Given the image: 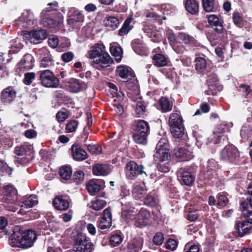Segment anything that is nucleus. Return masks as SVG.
<instances>
[{
  "label": "nucleus",
  "mask_w": 252,
  "mask_h": 252,
  "mask_svg": "<svg viewBox=\"0 0 252 252\" xmlns=\"http://www.w3.org/2000/svg\"><path fill=\"white\" fill-rule=\"evenodd\" d=\"M37 239L36 231L31 229L24 230L15 226L9 238V244L13 248L27 249L32 247Z\"/></svg>",
  "instance_id": "1"
},
{
  "label": "nucleus",
  "mask_w": 252,
  "mask_h": 252,
  "mask_svg": "<svg viewBox=\"0 0 252 252\" xmlns=\"http://www.w3.org/2000/svg\"><path fill=\"white\" fill-rule=\"evenodd\" d=\"M89 57L92 60L91 65L100 71L103 70L114 63L113 59L106 52L105 47L102 43L94 44L90 51Z\"/></svg>",
  "instance_id": "2"
},
{
  "label": "nucleus",
  "mask_w": 252,
  "mask_h": 252,
  "mask_svg": "<svg viewBox=\"0 0 252 252\" xmlns=\"http://www.w3.org/2000/svg\"><path fill=\"white\" fill-rule=\"evenodd\" d=\"M207 20L211 27H215L214 30L217 33L209 37L211 45H216L218 42L217 41L218 38L221 40L224 41L227 38V32L223 28L222 22L220 21L219 17L216 15L211 14L207 16Z\"/></svg>",
  "instance_id": "3"
},
{
  "label": "nucleus",
  "mask_w": 252,
  "mask_h": 252,
  "mask_svg": "<svg viewBox=\"0 0 252 252\" xmlns=\"http://www.w3.org/2000/svg\"><path fill=\"white\" fill-rule=\"evenodd\" d=\"M72 238L74 243V249L76 252H92L94 250V244L85 233L76 231Z\"/></svg>",
  "instance_id": "4"
},
{
  "label": "nucleus",
  "mask_w": 252,
  "mask_h": 252,
  "mask_svg": "<svg viewBox=\"0 0 252 252\" xmlns=\"http://www.w3.org/2000/svg\"><path fill=\"white\" fill-rule=\"evenodd\" d=\"M220 158L222 161L230 164H239L241 162L240 152L232 144H228L220 150Z\"/></svg>",
  "instance_id": "5"
},
{
  "label": "nucleus",
  "mask_w": 252,
  "mask_h": 252,
  "mask_svg": "<svg viewBox=\"0 0 252 252\" xmlns=\"http://www.w3.org/2000/svg\"><path fill=\"white\" fill-rule=\"evenodd\" d=\"M197 166H188L181 167L178 170V179L183 185L191 186L195 181Z\"/></svg>",
  "instance_id": "6"
},
{
  "label": "nucleus",
  "mask_w": 252,
  "mask_h": 252,
  "mask_svg": "<svg viewBox=\"0 0 252 252\" xmlns=\"http://www.w3.org/2000/svg\"><path fill=\"white\" fill-rule=\"evenodd\" d=\"M45 13L42 12L41 16V23L45 27L50 29L59 27L63 22V15L61 13H58V19H57L53 14V11H56V9L52 10L46 8Z\"/></svg>",
  "instance_id": "7"
},
{
  "label": "nucleus",
  "mask_w": 252,
  "mask_h": 252,
  "mask_svg": "<svg viewBox=\"0 0 252 252\" xmlns=\"http://www.w3.org/2000/svg\"><path fill=\"white\" fill-rule=\"evenodd\" d=\"M39 80L42 86L47 88H57L60 83L59 80L51 70L47 69L38 72Z\"/></svg>",
  "instance_id": "8"
},
{
  "label": "nucleus",
  "mask_w": 252,
  "mask_h": 252,
  "mask_svg": "<svg viewBox=\"0 0 252 252\" xmlns=\"http://www.w3.org/2000/svg\"><path fill=\"white\" fill-rule=\"evenodd\" d=\"M144 168L143 165L138 164L133 160H130L126 163L125 171L127 178L129 180H133L139 175L144 174L147 176Z\"/></svg>",
  "instance_id": "9"
},
{
  "label": "nucleus",
  "mask_w": 252,
  "mask_h": 252,
  "mask_svg": "<svg viewBox=\"0 0 252 252\" xmlns=\"http://www.w3.org/2000/svg\"><path fill=\"white\" fill-rule=\"evenodd\" d=\"M17 190L11 184L3 186L2 187L1 201L8 204L14 203L17 197Z\"/></svg>",
  "instance_id": "10"
},
{
  "label": "nucleus",
  "mask_w": 252,
  "mask_h": 252,
  "mask_svg": "<svg viewBox=\"0 0 252 252\" xmlns=\"http://www.w3.org/2000/svg\"><path fill=\"white\" fill-rule=\"evenodd\" d=\"M64 85L65 89L72 93H78L87 87L84 82L74 78L69 79L64 83Z\"/></svg>",
  "instance_id": "11"
},
{
  "label": "nucleus",
  "mask_w": 252,
  "mask_h": 252,
  "mask_svg": "<svg viewBox=\"0 0 252 252\" xmlns=\"http://www.w3.org/2000/svg\"><path fill=\"white\" fill-rule=\"evenodd\" d=\"M252 233V226H247L242 220H236L233 235L236 238H242Z\"/></svg>",
  "instance_id": "12"
},
{
  "label": "nucleus",
  "mask_w": 252,
  "mask_h": 252,
  "mask_svg": "<svg viewBox=\"0 0 252 252\" xmlns=\"http://www.w3.org/2000/svg\"><path fill=\"white\" fill-rule=\"evenodd\" d=\"M116 73L117 76L120 77L124 82H129L135 77V75L133 70L129 67L120 65L117 67Z\"/></svg>",
  "instance_id": "13"
},
{
  "label": "nucleus",
  "mask_w": 252,
  "mask_h": 252,
  "mask_svg": "<svg viewBox=\"0 0 252 252\" xmlns=\"http://www.w3.org/2000/svg\"><path fill=\"white\" fill-rule=\"evenodd\" d=\"M67 22L71 26H75L77 23H82L84 21V15L82 11L75 7H70L67 12Z\"/></svg>",
  "instance_id": "14"
},
{
  "label": "nucleus",
  "mask_w": 252,
  "mask_h": 252,
  "mask_svg": "<svg viewBox=\"0 0 252 252\" xmlns=\"http://www.w3.org/2000/svg\"><path fill=\"white\" fill-rule=\"evenodd\" d=\"M206 84L208 89L205 91L206 95H215L217 92H220L222 89V87L220 85L218 77L213 75L209 77L206 80Z\"/></svg>",
  "instance_id": "15"
},
{
  "label": "nucleus",
  "mask_w": 252,
  "mask_h": 252,
  "mask_svg": "<svg viewBox=\"0 0 252 252\" xmlns=\"http://www.w3.org/2000/svg\"><path fill=\"white\" fill-rule=\"evenodd\" d=\"M151 218L150 212L142 208L136 215L134 224L138 227L145 226L149 223Z\"/></svg>",
  "instance_id": "16"
},
{
  "label": "nucleus",
  "mask_w": 252,
  "mask_h": 252,
  "mask_svg": "<svg viewBox=\"0 0 252 252\" xmlns=\"http://www.w3.org/2000/svg\"><path fill=\"white\" fill-rule=\"evenodd\" d=\"M41 67H47L54 64V60L48 50L43 48L38 50Z\"/></svg>",
  "instance_id": "17"
},
{
  "label": "nucleus",
  "mask_w": 252,
  "mask_h": 252,
  "mask_svg": "<svg viewBox=\"0 0 252 252\" xmlns=\"http://www.w3.org/2000/svg\"><path fill=\"white\" fill-rule=\"evenodd\" d=\"M34 59L30 54H25L17 65V69L20 71L31 69L34 66Z\"/></svg>",
  "instance_id": "18"
},
{
  "label": "nucleus",
  "mask_w": 252,
  "mask_h": 252,
  "mask_svg": "<svg viewBox=\"0 0 252 252\" xmlns=\"http://www.w3.org/2000/svg\"><path fill=\"white\" fill-rule=\"evenodd\" d=\"M105 186V182L102 179H92L86 184L88 191L91 195H94Z\"/></svg>",
  "instance_id": "19"
},
{
  "label": "nucleus",
  "mask_w": 252,
  "mask_h": 252,
  "mask_svg": "<svg viewBox=\"0 0 252 252\" xmlns=\"http://www.w3.org/2000/svg\"><path fill=\"white\" fill-rule=\"evenodd\" d=\"M53 205L57 210L60 211L67 210L70 205L68 197L63 195L56 196L53 201Z\"/></svg>",
  "instance_id": "20"
},
{
  "label": "nucleus",
  "mask_w": 252,
  "mask_h": 252,
  "mask_svg": "<svg viewBox=\"0 0 252 252\" xmlns=\"http://www.w3.org/2000/svg\"><path fill=\"white\" fill-rule=\"evenodd\" d=\"M73 159L77 161H82L88 158L87 152L78 144H74L71 148Z\"/></svg>",
  "instance_id": "21"
},
{
  "label": "nucleus",
  "mask_w": 252,
  "mask_h": 252,
  "mask_svg": "<svg viewBox=\"0 0 252 252\" xmlns=\"http://www.w3.org/2000/svg\"><path fill=\"white\" fill-rule=\"evenodd\" d=\"M17 91L12 86H8L1 92L0 99L3 103L9 104L16 97Z\"/></svg>",
  "instance_id": "22"
},
{
  "label": "nucleus",
  "mask_w": 252,
  "mask_h": 252,
  "mask_svg": "<svg viewBox=\"0 0 252 252\" xmlns=\"http://www.w3.org/2000/svg\"><path fill=\"white\" fill-rule=\"evenodd\" d=\"M178 37L183 43L190 48L194 49L200 47L201 46V43L194 37L185 32H179Z\"/></svg>",
  "instance_id": "23"
},
{
  "label": "nucleus",
  "mask_w": 252,
  "mask_h": 252,
  "mask_svg": "<svg viewBox=\"0 0 252 252\" xmlns=\"http://www.w3.org/2000/svg\"><path fill=\"white\" fill-rule=\"evenodd\" d=\"M112 224V214L110 209L106 208L103 211V215L101 217L98 227L101 229L109 228Z\"/></svg>",
  "instance_id": "24"
},
{
  "label": "nucleus",
  "mask_w": 252,
  "mask_h": 252,
  "mask_svg": "<svg viewBox=\"0 0 252 252\" xmlns=\"http://www.w3.org/2000/svg\"><path fill=\"white\" fill-rule=\"evenodd\" d=\"M93 174L95 176H106L110 173V167L107 164L95 163L92 165Z\"/></svg>",
  "instance_id": "25"
},
{
  "label": "nucleus",
  "mask_w": 252,
  "mask_h": 252,
  "mask_svg": "<svg viewBox=\"0 0 252 252\" xmlns=\"http://www.w3.org/2000/svg\"><path fill=\"white\" fill-rule=\"evenodd\" d=\"M173 156L180 161H188L192 158L191 153L186 148L178 147L174 150Z\"/></svg>",
  "instance_id": "26"
},
{
  "label": "nucleus",
  "mask_w": 252,
  "mask_h": 252,
  "mask_svg": "<svg viewBox=\"0 0 252 252\" xmlns=\"http://www.w3.org/2000/svg\"><path fill=\"white\" fill-rule=\"evenodd\" d=\"M144 241L140 237L133 239L126 246V252H139L142 249Z\"/></svg>",
  "instance_id": "27"
},
{
  "label": "nucleus",
  "mask_w": 252,
  "mask_h": 252,
  "mask_svg": "<svg viewBox=\"0 0 252 252\" xmlns=\"http://www.w3.org/2000/svg\"><path fill=\"white\" fill-rule=\"evenodd\" d=\"M153 64L158 67H162L168 65L169 58L161 53H156L152 57Z\"/></svg>",
  "instance_id": "28"
},
{
  "label": "nucleus",
  "mask_w": 252,
  "mask_h": 252,
  "mask_svg": "<svg viewBox=\"0 0 252 252\" xmlns=\"http://www.w3.org/2000/svg\"><path fill=\"white\" fill-rule=\"evenodd\" d=\"M133 131L149 135L150 127L148 122L143 120H138L135 121L133 125Z\"/></svg>",
  "instance_id": "29"
},
{
  "label": "nucleus",
  "mask_w": 252,
  "mask_h": 252,
  "mask_svg": "<svg viewBox=\"0 0 252 252\" xmlns=\"http://www.w3.org/2000/svg\"><path fill=\"white\" fill-rule=\"evenodd\" d=\"M186 10L191 15H197L199 10V3L197 0H185Z\"/></svg>",
  "instance_id": "30"
},
{
  "label": "nucleus",
  "mask_w": 252,
  "mask_h": 252,
  "mask_svg": "<svg viewBox=\"0 0 252 252\" xmlns=\"http://www.w3.org/2000/svg\"><path fill=\"white\" fill-rule=\"evenodd\" d=\"M156 149V152L154 155L155 159L158 160L159 162L169 161L171 156L169 148H164V149Z\"/></svg>",
  "instance_id": "31"
},
{
  "label": "nucleus",
  "mask_w": 252,
  "mask_h": 252,
  "mask_svg": "<svg viewBox=\"0 0 252 252\" xmlns=\"http://www.w3.org/2000/svg\"><path fill=\"white\" fill-rule=\"evenodd\" d=\"M202 3L206 12H216L218 10L219 4L217 0H202Z\"/></svg>",
  "instance_id": "32"
},
{
  "label": "nucleus",
  "mask_w": 252,
  "mask_h": 252,
  "mask_svg": "<svg viewBox=\"0 0 252 252\" xmlns=\"http://www.w3.org/2000/svg\"><path fill=\"white\" fill-rule=\"evenodd\" d=\"M143 202L147 206L155 207L158 203V195L154 191L150 192L144 198Z\"/></svg>",
  "instance_id": "33"
},
{
  "label": "nucleus",
  "mask_w": 252,
  "mask_h": 252,
  "mask_svg": "<svg viewBox=\"0 0 252 252\" xmlns=\"http://www.w3.org/2000/svg\"><path fill=\"white\" fill-rule=\"evenodd\" d=\"M227 196L228 193L225 191L220 192L217 194V207L218 208L223 209L227 206L229 202Z\"/></svg>",
  "instance_id": "34"
},
{
  "label": "nucleus",
  "mask_w": 252,
  "mask_h": 252,
  "mask_svg": "<svg viewBox=\"0 0 252 252\" xmlns=\"http://www.w3.org/2000/svg\"><path fill=\"white\" fill-rule=\"evenodd\" d=\"M32 153L31 145L23 144L15 147L14 153L19 156H30Z\"/></svg>",
  "instance_id": "35"
},
{
  "label": "nucleus",
  "mask_w": 252,
  "mask_h": 252,
  "mask_svg": "<svg viewBox=\"0 0 252 252\" xmlns=\"http://www.w3.org/2000/svg\"><path fill=\"white\" fill-rule=\"evenodd\" d=\"M104 26L109 30H114L119 24V19L115 16H108L103 21Z\"/></svg>",
  "instance_id": "36"
},
{
  "label": "nucleus",
  "mask_w": 252,
  "mask_h": 252,
  "mask_svg": "<svg viewBox=\"0 0 252 252\" xmlns=\"http://www.w3.org/2000/svg\"><path fill=\"white\" fill-rule=\"evenodd\" d=\"M133 18L132 16H128L124 21V23L119 30V35L120 36H124L127 34L128 32L133 28V26L130 25Z\"/></svg>",
  "instance_id": "37"
},
{
  "label": "nucleus",
  "mask_w": 252,
  "mask_h": 252,
  "mask_svg": "<svg viewBox=\"0 0 252 252\" xmlns=\"http://www.w3.org/2000/svg\"><path fill=\"white\" fill-rule=\"evenodd\" d=\"M30 35L31 36L32 39L35 43H37L40 41L45 39L47 36L46 32L44 30L32 31L30 32Z\"/></svg>",
  "instance_id": "38"
},
{
  "label": "nucleus",
  "mask_w": 252,
  "mask_h": 252,
  "mask_svg": "<svg viewBox=\"0 0 252 252\" xmlns=\"http://www.w3.org/2000/svg\"><path fill=\"white\" fill-rule=\"evenodd\" d=\"M160 110L162 113H166L172 110L173 104L171 103L168 97L161 96L158 101Z\"/></svg>",
  "instance_id": "39"
},
{
  "label": "nucleus",
  "mask_w": 252,
  "mask_h": 252,
  "mask_svg": "<svg viewBox=\"0 0 252 252\" xmlns=\"http://www.w3.org/2000/svg\"><path fill=\"white\" fill-rule=\"evenodd\" d=\"M72 173V168L70 165H63L59 169V174L61 178L63 180H68L70 179Z\"/></svg>",
  "instance_id": "40"
},
{
  "label": "nucleus",
  "mask_w": 252,
  "mask_h": 252,
  "mask_svg": "<svg viewBox=\"0 0 252 252\" xmlns=\"http://www.w3.org/2000/svg\"><path fill=\"white\" fill-rule=\"evenodd\" d=\"M91 203L92 205L90 208L95 211L102 209L106 205V201L99 196L95 197L94 200L91 201Z\"/></svg>",
  "instance_id": "41"
},
{
  "label": "nucleus",
  "mask_w": 252,
  "mask_h": 252,
  "mask_svg": "<svg viewBox=\"0 0 252 252\" xmlns=\"http://www.w3.org/2000/svg\"><path fill=\"white\" fill-rule=\"evenodd\" d=\"M168 124L170 128L183 124L181 116L177 113L171 114L169 118Z\"/></svg>",
  "instance_id": "42"
},
{
  "label": "nucleus",
  "mask_w": 252,
  "mask_h": 252,
  "mask_svg": "<svg viewBox=\"0 0 252 252\" xmlns=\"http://www.w3.org/2000/svg\"><path fill=\"white\" fill-rule=\"evenodd\" d=\"M148 135L133 131L132 139L135 143L140 145H145L147 144V137Z\"/></svg>",
  "instance_id": "43"
},
{
  "label": "nucleus",
  "mask_w": 252,
  "mask_h": 252,
  "mask_svg": "<svg viewBox=\"0 0 252 252\" xmlns=\"http://www.w3.org/2000/svg\"><path fill=\"white\" fill-rule=\"evenodd\" d=\"M147 190L143 186L139 184H135L134 185L132 189V195L136 199H139L142 198L146 193Z\"/></svg>",
  "instance_id": "44"
},
{
  "label": "nucleus",
  "mask_w": 252,
  "mask_h": 252,
  "mask_svg": "<svg viewBox=\"0 0 252 252\" xmlns=\"http://www.w3.org/2000/svg\"><path fill=\"white\" fill-rule=\"evenodd\" d=\"M195 69L200 73L204 72L207 66V62L206 60L203 57L196 58L194 61Z\"/></svg>",
  "instance_id": "45"
},
{
  "label": "nucleus",
  "mask_w": 252,
  "mask_h": 252,
  "mask_svg": "<svg viewBox=\"0 0 252 252\" xmlns=\"http://www.w3.org/2000/svg\"><path fill=\"white\" fill-rule=\"evenodd\" d=\"M124 237L121 232L112 234L110 237V243L113 247L120 245L123 240Z\"/></svg>",
  "instance_id": "46"
},
{
  "label": "nucleus",
  "mask_w": 252,
  "mask_h": 252,
  "mask_svg": "<svg viewBox=\"0 0 252 252\" xmlns=\"http://www.w3.org/2000/svg\"><path fill=\"white\" fill-rule=\"evenodd\" d=\"M111 55L115 57L117 63L120 62L123 57V49L120 46H112L110 48Z\"/></svg>",
  "instance_id": "47"
},
{
  "label": "nucleus",
  "mask_w": 252,
  "mask_h": 252,
  "mask_svg": "<svg viewBox=\"0 0 252 252\" xmlns=\"http://www.w3.org/2000/svg\"><path fill=\"white\" fill-rule=\"evenodd\" d=\"M79 124V122L77 120L74 119L68 120L65 127L66 132L68 133L75 132L78 127Z\"/></svg>",
  "instance_id": "48"
},
{
  "label": "nucleus",
  "mask_w": 252,
  "mask_h": 252,
  "mask_svg": "<svg viewBox=\"0 0 252 252\" xmlns=\"http://www.w3.org/2000/svg\"><path fill=\"white\" fill-rule=\"evenodd\" d=\"M171 132L175 138H181L185 134V127L183 124L170 128Z\"/></svg>",
  "instance_id": "49"
},
{
  "label": "nucleus",
  "mask_w": 252,
  "mask_h": 252,
  "mask_svg": "<svg viewBox=\"0 0 252 252\" xmlns=\"http://www.w3.org/2000/svg\"><path fill=\"white\" fill-rule=\"evenodd\" d=\"M85 174L82 170H78L73 173L71 180L73 183L77 185H80L82 183L84 179Z\"/></svg>",
  "instance_id": "50"
},
{
  "label": "nucleus",
  "mask_w": 252,
  "mask_h": 252,
  "mask_svg": "<svg viewBox=\"0 0 252 252\" xmlns=\"http://www.w3.org/2000/svg\"><path fill=\"white\" fill-rule=\"evenodd\" d=\"M215 239L211 236L208 237L204 243V250L203 252H211L214 250Z\"/></svg>",
  "instance_id": "51"
},
{
  "label": "nucleus",
  "mask_w": 252,
  "mask_h": 252,
  "mask_svg": "<svg viewBox=\"0 0 252 252\" xmlns=\"http://www.w3.org/2000/svg\"><path fill=\"white\" fill-rule=\"evenodd\" d=\"M37 203V198L35 196L31 195L25 200L22 205V207L25 208H31Z\"/></svg>",
  "instance_id": "52"
},
{
  "label": "nucleus",
  "mask_w": 252,
  "mask_h": 252,
  "mask_svg": "<svg viewBox=\"0 0 252 252\" xmlns=\"http://www.w3.org/2000/svg\"><path fill=\"white\" fill-rule=\"evenodd\" d=\"M132 48L133 51L137 54L142 55L144 53V48L143 44L138 40H134L132 42Z\"/></svg>",
  "instance_id": "53"
},
{
  "label": "nucleus",
  "mask_w": 252,
  "mask_h": 252,
  "mask_svg": "<svg viewBox=\"0 0 252 252\" xmlns=\"http://www.w3.org/2000/svg\"><path fill=\"white\" fill-rule=\"evenodd\" d=\"M13 168L11 167L3 160L0 159V171L10 176L13 171Z\"/></svg>",
  "instance_id": "54"
},
{
  "label": "nucleus",
  "mask_w": 252,
  "mask_h": 252,
  "mask_svg": "<svg viewBox=\"0 0 252 252\" xmlns=\"http://www.w3.org/2000/svg\"><path fill=\"white\" fill-rule=\"evenodd\" d=\"M87 148L88 151L92 155L100 154L102 152V148L99 145L85 144Z\"/></svg>",
  "instance_id": "55"
},
{
  "label": "nucleus",
  "mask_w": 252,
  "mask_h": 252,
  "mask_svg": "<svg viewBox=\"0 0 252 252\" xmlns=\"http://www.w3.org/2000/svg\"><path fill=\"white\" fill-rule=\"evenodd\" d=\"M164 235L161 232H157L153 238V243L157 246H160L164 240Z\"/></svg>",
  "instance_id": "56"
},
{
  "label": "nucleus",
  "mask_w": 252,
  "mask_h": 252,
  "mask_svg": "<svg viewBox=\"0 0 252 252\" xmlns=\"http://www.w3.org/2000/svg\"><path fill=\"white\" fill-rule=\"evenodd\" d=\"M200 248L198 245L187 243L184 249V252H199Z\"/></svg>",
  "instance_id": "57"
},
{
  "label": "nucleus",
  "mask_w": 252,
  "mask_h": 252,
  "mask_svg": "<svg viewBox=\"0 0 252 252\" xmlns=\"http://www.w3.org/2000/svg\"><path fill=\"white\" fill-rule=\"evenodd\" d=\"M178 244V241L174 239L169 238L166 241L165 246V248L172 251L176 250Z\"/></svg>",
  "instance_id": "58"
},
{
  "label": "nucleus",
  "mask_w": 252,
  "mask_h": 252,
  "mask_svg": "<svg viewBox=\"0 0 252 252\" xmlns=\"http://www.w3.org/2000/svg\"><path fill=\"white\" fill-rule=\"evenodd\" d=\"M146 110V106L144 104V102L138 101L136 104L135 112L136 113V117H140L141 115H143Z\"/></svg>",
  "instance_id": "59"
},
{
  "label": "nucleus",
  "mask_w": 252,
  "mask_h": 252,
  "mask_svg": "<svg viewBox=\"0 0 252 252\" xmlns=\"http://www.w3.org/2000/svg\"><path fill=\"white\" fill-rule=\"evenodd\" d=\"M233 21L234 24L238 27H241L243 22V18L238 12H234L233 14Z\"/></svg>",
  "instance_id": "60"
},
{
  "label": "nucleus",
  "mask_w": 252,
  "mask_h": 252,
  "mask_svg": "<svg viewBox=\"0 0 252 252\" xmlns=\"http://www.w3.org/2000/svg\"><path fill=\"white\" fill-rule=\"evenodd\" d=\"M249 205L252 208V201L250 200V198H247L246 200L241 202L240 206L242 208V215H244V212H252L248 210Z\"/></svg>",
  "instance_id": "61"
},
{
  "label": "nucleus",
  "mask_w": 252,
  "mask_h": 252,
  "mask_svg": "<svg viewBox=\"0 0 252 252\" xmlns=\"http://www.w3.org/2000/svg\"><path fill=\"white\" fill-rule=\"evenodd\" d=\"M35 74L34 72H28L25 74L23 80L24 83L26 85L32 84V80L35 79Z\"/></svg>",
  "instance_id": "62"
},
{
  "label": "nucleus",
  "mask_w": 252,
  "mask_h": 252,
  "mask_svg": "<svg viewBox=\"0 0 252 252\" xmlns=\"http://www.w3.org/2000/svg\"><path fill=\"white\" fill-rule=\"evenodd\" d=\"M7 224V219L3 216L0 217V229L3 230L2 232L5 235H7L9 233L8 230L5 229Z\"/></svg>",
  "instance_id": "63"
},
{
  "label": "nucleus",
  "mask_w": 252,
  "mask_h": 252,
  "mask_svg": "<svg viewBox=\"0 0 252 252\" xmlns=\"http://www.w3.org/2000/svg\"><path fill=\"white\" fill-rule=\"evenodd\" d=\"M213 142L215 144H222L223 145L229 143L228 137L224 135L218 136L216 138H215Z\"/></svg>",
  "instance_id": "64"
}]
</instances>
